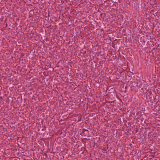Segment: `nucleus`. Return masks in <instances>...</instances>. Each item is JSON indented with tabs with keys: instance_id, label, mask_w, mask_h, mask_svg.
<instances>
[{
	"instance_id": "10",
	"label": "nucleus",
	"mask_w": 160,
	"mask_h": 160,
	"mask_svg": "<svg viewBox=\"0 0 160 160\" xmlns=\"http://www.w3.org/2000/svg\"><path fill=\"white\" fill-rule=\"evenodd\" d=\"M125 88H127V87H126Z\"/></svg>"
},
{
	"instance_id": "5",
	"label": "nucleus",
	"mask_w": 160,
	"mask_h": 160,
	"mask_svg": "<svg viewBox=\"0 0 160 160\" xmlns=\"http://www.w3.org/2000/svg\"><path fill=\"white\" fill-rule=\"evenodd\" d=\"M46 129V127L45 126H44L43 128L42 129V131H44Z\"/></svg>"
},
{
	"instance_id": "1",
	"label": "nucleus",
	"mask_w": 160,
	"mask_h": 160,
	"mask_svg": "<svg viewBox=\"0 0 160 160\" xmlns=\"http://www.w3.org/2000/svg\"><path fill=\"white\" fill-rule=\"evenodd\" d=\"M137 83H138V86L139 88H141L142 89H143V88L142 87L144 85L145 82L143 81H138L137 80Z\"/></svg>"
},
{
	"instance_id": "8",
	"label": "nucleus",
	"mask_w": 160,
	"mask_h": 160,
	"mask_svg": "<svg viewBox=\"0 0 160 160\" xmlns=\"http://www.w3.org/2000/svg\"><path fill=\"white\" fill-rule=\"evenodd\" d=\"M121 74H122V75H123V74L122 73H121Z\"/></svg>"
},
{
	"instance_id": "9",
	"label": "nucleus",
	"mask_w": 160,
	"mask_h": 160,
	"mask_svg": "<svg viewBox=\"0 0 160 160\" xmlns=\"http://www.w3.org/2000/svg\"><path fill=\"white\" fill-rule=\"evenodd\" d=\"M155 48H153V49H155Z\"/></svg>"
},
{
	"instance_id": "2",
	"label": "nucleus",
	"mask_w": 160,
	"mask_h": 160,
	"mask_svg": "<svg viewBox=\"0 0 160 160\" xmlns=\"http://www.w3.org/2000/svg\"><path fill=\"white\" fill-rule=\"evenodd\" d=\"M131 84L132 86L133 87L138 86V83H137V81H135L133 80L131 82Z\"/></svg>"
},
{
	"instance_id": "7",
	"label": "nucleus",
	"mask_w": 160,
	"mask_h": 160,
	"mask_svg": "<svg viewBox=\"0 0 160 160\" xmlns=\"http://www.w3.org/2000/svg\"><path fill=\"white\" fill-rule=\"evenodd\" d=\"M85 131H88V130H85Z\"/></svg>"
},
{
	"instance_id": "3",
	"label": "nucleus",
	"mask_w": 160,
	"mask_h": 160,
	"mask_svg": "<svg viewBox=\"0 0 160 160\" xmlns=\"http://www.w3.org/2000/svg\"><path fill=\"white\" fill-rule=\"evenodd\" d=\"M128 80H129V79H131V76L128 75Z\"/></svg>"
},
{
	"instance_id": "6",
	"label": "nucleus",
	"mask_w": 160,
	"mask_h": 160,
	"mask_svg": "<svg viewBox=\"0 0 160 160\" xmlns=\"http://www.w3.org/2000/svg\"><path fill=\"white\" fill-rule=\"evenodd\" d=\"M152 157L153 158H154V157H155V155H154V156L152 155Z\"/></svg>"
},
{
	"instance_id": "4",
	"label": "nucleus",
	"mask_w": 160,
	"mask_h": 160,
	"mask_svg": "<svg viewBox=\"0 0 160 160\" xmlns=\"http://www.w3.org/2000/svg\"><path fill=\"white\" fill-rule=\"evenodd\" d=\"M115 101V99H114L113 100L112 99H111V100L110 101V102H113Z\"/></svg>"
}]
</instances>
